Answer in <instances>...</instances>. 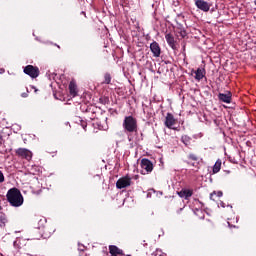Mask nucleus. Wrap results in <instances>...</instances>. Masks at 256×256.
<instances>
[{
    "instance_id": "9d476101",
    "label": "nucleus",
    "mask_w": 256,
    "mask_h": 256,
    "mask_svg": "<svg viewBox=\"0 0 256 256\" xmlns=\"http://www.w3.org/2000/svg\"><path fill=\"white\" fill-rule=\"evenodd\" d=\"M231 97H232L231 92H227L225 94L220 93L218 95V99L223 103H231Z\"/></svg>"
},
{
    "instance_id": "6ab92c4d",
    "label": "nucleus",
    "mask_w": 256,
    "mask_h": 256,
    "mask_svg": "<svg viewBox=\"0 0 256 256\" xmlns=\"http://www.w3.org/2000/svg\"><path fill=\"white\" fill-rule=\"evenodd\" d=\"M188 159H190V161H199V157H197L196 154H189Z\"/></svg>"
},
{
    "instance_id": "4be33fe9",
    "label": "nucleus",
    "mask_w": 256,
    "mask_h": 256,
    "mask_svg": "<svg viewBox=\"0 0 256 256\" xmlns=\"http://www.w3.org/2000/svg\"><path fill=\"white\" fill-rule=\"evenodd\" d=\"M40 223H47L46 220H40Z\"/></svg>"
},
{
    "instance_id": "f8f14e48",
    "label": "nucleus",
    "mask_w": 256,
    "mask_h": 256,
    "mask_svg": "<svg viewBox=\"0 0 256 256\" xmlns=\"http://www.w3.org/2000/svg\"><path fill=\"white\" fill-rule=\"evenodd\" d=\"M69 92L72 97H77V93H78L77 84H75L74 81H71L69 84Z\"/></svg>"
},
{
    "instance_id": "f257e3e1",
    "label": "nucleus",
    "mask_w": 256,
    "mask_h": 256,
    "mask_svg": "<svg viewBox=\"0 0 256 256\" xmlns=\"http://www.w3.org/2000/svg\"><path fill=\"white\" fill-rule=\"evenodd\" d=\"M6 197L12 207H21L23 205V195L17 188H11L7 192Z\"/></svg>"
},
{
    "instance_id": "1a4fd4ad",
    "label": "nucleus",
    "mask_w": 256,
    "mask_h": 256,
    "mask_svg": "<svg viewBox=\"0 0 256 256\" xmlns=\"http://www.w3.org/2000/svg\"><path fill=\"white\" fill-rule=\"evenodd\" d=\"M195 5L198 7V9H201V11L207 12L210 9L209 3L203 0H196Z\"/></svg>"
},
{
    "instance_id": "20e7f679",
    "label": "nucleus",
    "mask_w": 256,
    "mask_h": 256,
    "mask_svg": "<svg viewBox=\"0 0 256 256\" xmlns=\"http://www.w3.org/2000/svg\"><path fill=\"white\" fill-rule=\"evenodd\" d=\"M117 189H125L127 187H131V177L124 176L122 178H119L116 182Z\"/></svg>"
},
{
    "instance_id": "f03ea898",
    "label": "nucleus",
    "mask_w": 256,
    "mask_h": 256,
    "mask_svg": "<svg viewBox=\"0 0 256 256\" xmlns=\"http://www.w3.org/2000/svg\"><path fill=\"white\" fill-rule=\"evenodd\" d=\"M123 127L125 131H128V133L137 132V119H135L133 116L125 117Z\"/></svg>"
},
{
    "instance_id": "2eb2a0df",
    "label": "nucleus",
    "mask_w": 256,
    "mask_h": 256,
    "mask_svg": "<svg viewBox=\"0 0 256 256\" xmlns=\"http://www.w3.org/2000/svg\"><path fill=\"white\" fill-rule=\"evenodd\" d=\"M179 197H184L185 199L191 197L193 195V192L191 190H182L178 192Z\"/></svg>"
},
{
    "instance_id": "f3484780",
    "label": "nucleus",
    "mask_w": 256,
    "mask_h": 256,
    "mask_svg": "<svg viewBox=\"0 0 256 256\" xmlns=\"http://www.w3.org/2000/svg\"><path fill=\"white\" fill-rule=\"evenodd\" d=\"M7 223V216L3 212H0V227H5Z\"/></svg>"
},
{
    "instance_id": "6e6552de",
    "label": "nucleus",
    "mask_w": 256,
    "mask_h": 256,
    "mask_svg": "<svg viewBox=\"0 0 256 256\" xmlns=\"http://www.w3.org/2000/svg\"><path fill=\"white\" fill-rule=\"evenodd\" d=\"M16 153L19 155V157H23L24 159H28V160L31 159L33 155L31 151L25 148H19L18 150H16Z\"/></svg>"
},
{
    "instance_id": "ddd939ff",
    "label": "nucleus",
    "mask_w": 256,
    "mask_h": 256,
    "mask_svg": "<svg viewBox=\"0 0 256 256\" xmlns=\"http://www.w3.org/2000/svg\"><path fill=\"white\" fill-rule=\"evenodd\" d=\"M203 77H205V69L203 68H198L196 71H195V79L197 81H201V79H203Z\"/></svg>"
},
{
    "instance_id": "393cba45",
    "label": "nucleus",
    "mask_w": 256,
    "mask_h": 256,
    "mask_svg": "<svg viewBox=\"0 0 256 256\" xmlns=\"http://www.w3.org/2000/svg\"><path fill=\"white\" fill-rule=\"evenodd\" d=\"M254 3H255V5H256V0H255V2H254Z\"/></svg>"
},
{
    "instance_id": "412c9836",
    "label": "nucleus",
    "mask_w": 256,
    "mask_h": 256,
    "mask_svg": "<svg viewBox=\"0 0 256 256\" xmlns=\"http://www.w3.org/2000/svg\"><path fill=\"white\" fill-rule=\"evenodd\" d=\"M0 183H5V175L1 170H0Z\"/></svg>"
},
{
    "instance_id": "7ed1b4c3",
    "label": "nucleus",
    "mask_w": 256,
    "mask_h": 256,
    "mask_svg": "<svg viewBox=\"0 0 256 256\" xmlns=\"http://www.w3.org/2000/svg\"><path fill=\"white\" fill-rule=\"evenodd\" d=\"M24 73L29 75L32 79L39 77V68L37 66L28 65L24 68Z\"/></svg>"
},
{
    "instance_id": "9b49d317",
    "label": "nucleus",
    "mask_w": 256,
    "mask_h": 256,
    "mask_svg": "<svg viewBox=\"0 0 256 256\" xmlns=\"http://www.w3.org/2000/svg\"><path fill=\"white\" fill-rule=\"evenodd\" d=\"M165 39H166L169 47H171V49H175V38L173 37V34H171V33L166 34Z\"/></svg>"
},
{
    "instance_id": "aec40b11",
    "label": "nucleus",
    "mask_w": 256,
    "mask_h": 256,
    "mask_svg": "<svg viewBox=\"0 0 256 256\" xmlns=\"http://www.w3.org/2000/svg\"><path fill=\"white\" fill-rule=\"evenodd\" d=\"M104 79H105L104 83H106L107 85H109V83H111V75L106 74L104 76Z\"/></svg>"
},
{
    "instance_id": "b1692460",
    "label": "nucleus",
    "mask_w": 256,
    "mask_h": 256,
    "mask_svg": "<svg viewBox=\"0 0 256 256\" xmlns=\"http://www.w3.org/2000/svg\"><path fill=\"white\" fill-rule=\"evenodd\" d=\"M182 37H185V32H184V34H182Z\"/></svg>"
},
{
    "instance_id": "423d86ee",
    "label": "nucleus",
    "mask_w": 256,
    "mask_h": 256,
    "mask_svg": "<svg viewBox=\"0 0 256 256\" xmlns=\"http://www.w3.org/2000/svg\"><path fill=\"white\" fill-rule=\"evenodd\" d=\"M177 120L175 119V117H173V114L168 113L166 115V120H165V126L168 129H173V125H176Z\"/></svg>"
},
{
    "instance_id": "39448f33",
    "label": "nucleus",
    "mask_w": 256,
    "mask_h": 256,
    "mask_svg": "<svg viewBox=\"0 0 256 256\" xmlns=\"http://www.w3.org/2000/svg\"><path fill=\"white\" fill-rule=\"evenodd\" d=\"M141 168L144 169L146 173H151V171H153V163L149 159L143 158L141 160Z\"/></svg>"
},
{
    "instance_id": "a211bd4d",
    "label": "nucleus",
    "mask_w": 256,
    "mask_h": 256,
    "mask_svg": "<svg viewBox=\"0 0 256 256\" xmlns=\"http://www.w3.org/2000/svg\"><path fill=\"white\" fill-rule=\"evenodd\" d=\"M221 171V160H217L213 166V173H219Z\"/></svg>"
},
{
    "instance_id": "dca6fc26",
    "label": "nucleus",
    "mask_w": 256,
    "mask_h": 256,
    "mask_svg": "<svg viewBox=\"0 0 256 256\" xmlns=\"http://www.w3.org/2000/svg\"><path fill=\"white\" fill-rule=\"evenodd\" d=\"M219 197H223V192H221V191H218V192L214 191L213 193L210 194V199L212 201H217V198H219Z\"/></svg>"
},
{
    "instance_id": "4468645a",
    "label": "nucleus",
    "mask_w": 256,
    "mask_h": 256,
    "mask_svg": "<svg viewBox=\"0 0 256 256\" xmlns=\"http://www.w3.org/2000/svg\"><path fill=\"white\" fill-rule=\"evenodd\" d=\"M109 251H110L111 256H117V255H121V253H123V251H121V249H118L117 246H110Z\"/></svg>"
},
{
    "instance_id": "5701e85b",
    "label": "nucleus",
    "mask_w": 256,
    "mask_h": 256,
    "mask_svg": "<svg viewBox=\"0 0 256 256\" xmlns=\"http://www.w3.org/2000/svg\"><path fill=\"white\" fill-rule=\"evenodd\" d=\"M22 97H27V93H23V94H22Z\"/></svg>"
},
{
    "instance_id": "0eeeda50",
    "label": "nucleus",
    "mask_w": 256,
    "mask_h": 256,
    "mask_svg": "<svg viewBox=\"0 0 256 256\" xmlns=\"http://www.w3.org/2000/svg\"><path fill=\"white\" fill-rule=\"evenodd\" d=\"M150 51H152L154 57H160V55H161V47L159 46V43L152 42L150 44Z\"/></svg>"
}]
</instances>
